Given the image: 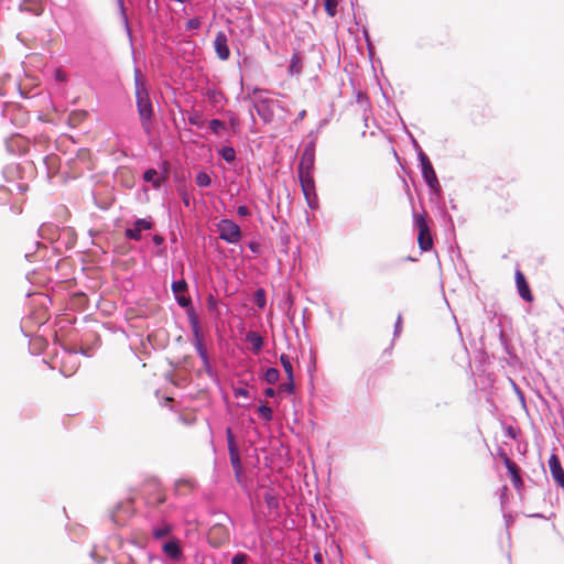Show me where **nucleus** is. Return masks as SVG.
<instances>
[{"instance_id": "nucleus-1", "label": "nucleus", "mask_w": 564, "mask_h": 564, "mask_svg": "<svg viewBox=\"0 0 564 564\" xmlns=\"http://www.w3.org/2000/svg\"><path fill=\"white\" fill-rule=\"evenodd\" d=\"M148 506L150 508L149 521L153 540L159 541L173 536L174 525L167 520V517L176 507L171 502L167 503L166 496L163 494L149 497Z\"/></svg>"}, {"instance_id": "nucleus-2", "label": "nucleus", "mask_w": 564, "mask_h": 564, "mask_svg": "<svg viewBox=\"0 0 564 564\" xmlns=\"http://www.w3.org/2000/svg\"><path fill=\"white\" fill-rule=\"evenodd\" d=\"M134 87H135V104L137 110L140 116L142 129L147 134L151 133V120L154 117L152 101L149 95V90L141 79V73L139 68L134 69Z\"/></svg>"}, {"instance_id": "nucleus-3", "label": "nucleus", "mask_w": 564, "mask_h": 564, "mask_svg": "<svg viewBox=\"0 0 564 564\" xmlns=\"http://www.w3.org/2000/svg\"><path fill=\"white\" fill-rule=\"evenodd\" d=\"M419 162L421 166L422 177L426 185L429 186L430 191L433 194L440 195L442 193L441 184L438 182L433 164L431 163L429 156L425 154L423 150H420Z\"/></svg>"}, {"instance_id": "nucleus-4", "label": "nucleus", "mask_w": 564, "mask_h": 564, "mask_svg": "<svg viewBox=\"0 0 564 564\" xmlns=\"http://www.w3.org/2000/svg\"><path fill=\"white\" fill-rule=\"evenodd\" d=\"M414 227L417 229V243L422 251L433 247V238L424 214H413Z\"/></svg>"}, {"instance_id": "nucleus-5", "label": "nucleus", "mask_w": 564, "mask_h": 564, "mask_svg": "<svg viewBox=\"0 0 564 564\" xmlns=\"http://www.w3.org/2000/svg\"><path fill=\"white\" fill-rule=\"evenodd\" d=\"M217 230L219 232V238L227 243H237L242 237L240 227L234 220L228 218L221 219L217 224Z\"/></svg>"}, {"instance_id": "nucleus-6", "label": "nucleus", "mask_w": 564, "mask_h": 564, "mask_svg": "<svg viewBox=\"0 0 564 564\" xmlns=\"http://www.w3.org/2000/svg\"><path fill=\"white\" fill-rule=\"evenodd\" d=\"M133 513V502L131 500L121 501L111 511V520L116 525L123 527Z\"/></svg>"}, {"instance_id": "nucleus-7", "label": "nucleus", "mask_w": 564, "mask_h": 564, "mask_svg": "<svg viewBox=\"0 0 564 564\" xmlns=\"http://www.w3.org/2000/svg\"><path fill=\"white\" fill-rule=\"evenodd\" d=\"M163 554L172 562L180 563L184 558V551L181 541L171 536L162 544Z\"/></svg>"}, {"instance_id": "nucleus-8", "label": "nucleus", "mask_w": 564, "mask_h": 564, "mask_svg": "<svg viewBox=\"0 0 564 564\" xmlns=\"http://www.w3.org/2000/svg\"><path fill=\"white\" fill-rule=\"evenodd\" d=\"M29 188L28 184L8 181L7 185H0V205L11 202L17 195H21Z\"/></svg>"}, {"instance_id": "nucleus-9", "label": "nucleus", "mask_w": 564, "mask_h": 564, "mask_svg": "<svg viewBox=\"0 0 564 564\" xmlns=\"http://www.w3.org/2000/svg\"><path fill=\"white\" fill-rule=\"evenodd\" d=\"M300 185L306 203L311 209H315L318 206V197L315 188V181L313 176L299 177Z\"/></svg>"}, {"instance_id": "nucleus-10", "label": "nucleus", "mask_w": 564, "mask_h": 564, "mask_svg": "<svg viewBox=\"0 0 564 564\" xmlns=\"http://www.w3.org/2000/svg\"><path fill=\"white\" fill-rule=\"evenodd\" d=\"M226 438H227L229 459H230L232 470L235 471V470L243 469L239 448L237 446L235 435L230 427L226 429Z\"/></svg>"}, {"instance_id": "nucleus-11", "label": "nucleus", "mask_w": 564, "mask_h": 564, "mask_svg": "<svg viewBox=\"0 0 564 564\" xmlns=\"http://www.w3.org/2000/svg\"><path fill=\"white\" fill-rule=\"evenodd\" d=\"M274 100L269 98H261L252 101L254 110L264 123H270L274 118V111L272 108Z\"/></svg>"}, {"instance_id": "nucleus-12", "label": "nucleus", "mask_w": 564, "mask_h": 564, "mask_svg": "<svg viewBox=\"0 0 564 564\" xmlns=\"http://www.w3.org/2000/svg\"><path fill=\"white\" fill-rule=\"evenodd\" d=\"M501 457L503 459L505 466L508 470V474L511 478L514 488L517 490H520L521 487L523 486L520 467L514 462H512L503 451H501Z\"/></svg>"}, {"instance_id": "nucleus-13", "label": "nucleus", "mask_w": 564, "mask_h": 564, "mask_svg": "<svg viewBox=\"0 0 564 564\" xmlns=\"http://www.w3.org/2000/svg\"><path fill=\"white\" fill-rule=\"evenodd\" d=\"M192 333H193V345L196 349L197 355L199 356L200 360H205L206 357H208V352L204 343L202 329H200V323L192 321Z\"/></svg>"}, {"instance_id": "nucleus-14", "label": "nucleus", "mask_w": 564, "mask_h": 564, "mask_svg": "<svg viewBox=\"0 0 564 564\" xmlns=\"http://www.w3.org/2000/svg\"><path fill=\"white\" fill-rule=\"evenodd\" d=\"M547 464L552 479L560 488L564 489V468L562 467L558 456L556 454H552Z\"/></svg>"}, {"instance_id": "nucleus-15", "label": "nucleus", "mask_w": 564, "mask_h": 564, "mask_svg": "<svg viewBox=\"0 0 564 564\" xmlns=\"http://www.w3.org/2000/svg\"><path fill=\"white\" fill-rule=\"evenodd\" d=\"M214 47L219 59L227 61L229 58L230 48L228 45V37L224 31H219L216 34Z\"/></svg>"}, {"instance_id": "nucleus-16", "label": "nucleus", "mask_w": 564, "mask_h": 564, "mask_svg": "<svg viewBox=\"0 0 564 564\" xmlns=\"http://www.w3.org/2000/svg\"><path fill=\"white\" fill-rule=\"evenodd\" d=\"M174 299L182 308H185L189 325H192V321L199 322V317L192 304V299L189 296H186L184 293H182L174 296Z\"/></svg>"}, {"instance_id": "nucleus-17", "label": "nucleus", "mask_w": 564, "mask_h": 564, "mask_svg": "<svg viewBox=\"0 0 564 564\" xmlns=\"http://www.w3.org/2000/svg\"><path fill=\"white\" fill-rule=\"evenodd\" d=\"M516 284H517V289H518V293H519L520 297L522 300H524L525 302H532L533 301L532 292L530 290V286L527 282V280H525L524 274L520 270L516 271Z\"/></svg>"}, {"instance_id": "nucleus-18", "label": "nucleus", "mask_w": 564, "mask_h": 564, "mask_svg": "<svg viewBox=\"0 0 564 564\" xmlns=\"http://www.w3.org/2000/svg\"><path fill=\"white\" fill-rule=\"evenodd\" d=\"M205 98L209 101V104L217 108L223 107L227 101L225 94L215 87H208L204 93Z\"/></svg>"}, {"instance_id": "nucleus-19", "label": "nucleus", "mask_w": 564, "mask_h": 564, "mask_svg": "<svg viewBox=\"0 0 564 564\" xmlns=\"http://www.w3.org/2000/svg\"><path fill=\"white\" fill-rule=\"evenodd\" d=\"M142 180L147 183H151L154 189H160L166 182V176H160L158 170L150 167L143 172Z\"/></svg>"}, {"instance_id": "nucleus-20", "label": "nucleus", "mask_w": 564, "mask_h": 564, "mask_svg": "<svg viewBox=\"0 0 564 564\" xmlns=\"http://www.w3.org/2000/svg\"><path fill=\"white\" fill-rule=\"evenodd\" d=\"M314 164H315L314 156H308V154H302L299 166H297L299 177L313 176Z\"/></svg>"}, {"instance_id": "nucleus-21", "label": "nucleus", "mask_w": 564, "mask_h": 564, "mask_svg": "<svg viewBox=\"0 0 564 564\" xmlns=\"http://www.w3.org/2000/svg\"><path fill=\"white\" fill-rule=\"evenodd\" d=\"M21 12H28L32 15H41L43 12V4L41 0H22L19 4Z\"/></svg>"}, {"instance_id": "nucleus-22", "label": "nucleus", "mask_w": 564, "mask_h": 564, "mask_svg": "<svg viewBox=\"0 0 564 564\" xmlns=\"http://www.w3.org/2000/svg\"><path fill=\"white\" fill-rule=\"evenodd\" d=\"M246 340L248 343H250L251 350L254 355H258L262 350L264 340H263V337L259 333H257L254 330H249L246 334Z\"/></svg>"}, {"instance_id": "nucleus-23", "label": "nucleus", "mask_w": 564, "mask_h": 564, "mask_svg": "<svg viewBox=\"0 0 564 564\" xmlns=\"http://www.w3.org/2000/svg\"><path fill=\"white\" fill-rule=\"evenodd\" d=\"M303 69V59L299 52H294L290 59V65L288 67L289 75H300Z\"/></svg>"}, {"instance_id": "nucleus-24", "label": "nucleus", "mask_w": 564, "mask_h": 564, "mask_svg": "<svg viewBox=\"0 0 564 564\" xmlns=\"http://www.w3.org/2000/svg\"><path fill=\"white\" fill-rule=\"evenodd\" d=\"M218 155L227 163H234L236 161V150L231 145H223L217 150Z\"/></svg>"}, {"instance_id": "nucleus-25", "label": "nucleus", "mask_w": 564, "mask_h": 564, "mask_svg": "<svg viewBox=\"0 0 564 564\" xmlns=\"http://www.w3.org/2000/svg\"><path fill=\"white\" fill-rule=\"evenodd\" d=\"M58 228L53 224H43L39 228V235L42 238L54 240L57 236Z\"/></svg>"}, {"instance_id": "nucleus-26", "label": "nucleus", "mask_w": 564, "mask_h": 564, "mask_svg": "<svg viewBox=\"0 0 564 564\" xmlns=\"http://www.w3.org/2000/svg\"><path fill=\"white\" fill-rule=\"evenodd\" d=\"M117 3H118V7H119L121 20H122V23L124 25L127 35L129 37L130 43L132 44V31H131V28H130V24H129V19H128L127 12H126L124 2H123V0H117Z\"/></svg>"}, {"instance_id": "nucleus-27", "label": "nucleus", "mask_w": 564, "mask_h": 564, "mask_svg": "<svg viewBox=\"0 0 564 564\" xmlns=\"http://www.w3.org/2000/svg\"><path fill=\"white\" fill-rule=\"evenodd\" d=\"M124 237L129 240L140 241L142 239V230L133 223L132 227L126 228Z\"/></svg>"}, {"instance_id": "nucleus-28", "label": "nucleus", "mask_w": 564, "mask_h": 564, "mask_svg": "<svg viewBox=\"0 0 564 564\" xmlns=\"http://www.w3.org/2000/svg\"><path fill=\"white\" fill-rule=\"evenodd\" d=\"M279 379H280V371L278 368H274V367L268 368L262 376V380H264L267 383H270V384L278 382Z\"/></svg>"}, {"instance_id": "nucleus-29", "label": "nucleus", "mask_w": 564, "mask_h": 564, "mask_svg": "<svg viewBox=\"0 0 564 564\" xmlns=\"http://www.w3.org/2000/svg\"><path fill=\"white\" fill-rule=\"evenodd\" d=\"M253 303L259 310H263L267 305V294L264 289L259 288L253 293Z\"/></svg>"}, {"instance_id": "nucleus-30", "label": "nucleus", "mask_w": 564, "mask_h": 564, "mask_svg": "<svg viewBox=\"0 0 564 564\" xmlns=\"http://www.w3.org/2000/svg\"><path fill=\"white\" fill-rule=\"evenodd\" d=\"M174 296L185 293L188 289V284L185 279L175 280L171 284Z\"/></svg>"}, {"instance_id": "nucleus-31", "label": "nucleus", "mask_w": 564, "mask_h": 564, "mask_svg": "<svg viewBox=\"0 0 564 564\" xmlns=\"http://www.w3.org/2000/svg\"><path fill=\"white\" fill-rule=\"evenodd\" d=\"M499 341L501 344V346L503 347V350L510 357V358H513L516 357V355L513 354L512 351V347L510 345V341L508 339V336L506 335V333L503 332V329H500L499 332Z\"/></svg>"}, {"instance_id": "nucleus-32", "label": "nucleus", "mask_w": 564, "mask_h": 564, "mask_svg": "<svg viewBox=\"0 0 564 564\" xmlns=\"http://www.w3.org/2000/svg\"><path fill=\"white\" fill-rule=\"evenodd\" d=\"M279 390L281 392H286L288 394H293L295 392V379L294 376H288L286 382L281 383L279 386Z\"/></svg>"}, {"instance_id": "nucleus-33", "label": "nucleus", "mask_w": 564, "mask_h": 564, "mask_svg": "<svg viewBox=\"0 0 564 564\" xmlns=\"http://www.w3.org/2000/svg\"><path fill=\"white\" fill-rule=\"evenodd\" d=\"M258 413L265 422H270L273 419V411L267 403H260Z\"/></svg>"}, {"instance_id": "nucleus-34", "label": "nucleus", "mask_w": 564, "mask_h": 564, "mask_svg": "<svg viewBox=\"0 0 564 564\" xmlns=\"http://www.w3.org/2000/svg\"><path fill=\"white\" fill-rule=\"evenodd\" d=\"M208 128H209V130H210L214 134L219 135V134H220V132H221L223 130H225L226 124H225V122H224V121H221L220 119H216V118H214V119L209 120V122H208Z\"/></svg>"}, {"instance_id": "nucleus-35", "label": "nucleus", "mask_w": 564, "mask_h": 564, "mask_svg": "<svg viewBox=\"0 0 564 564\" xmlns=\"http://www.w3.org/2000/svg\"><path fill=\"white\" fill-rule=\"evenodd\" d=\"M134 224L143 231L151 230L154 227V221L151 216L145 218H137Z\"/></svg>"}, {"instance_id": "nucleus-36", "label": "nucleus", "mask_w": 564, "mask_h": 564, "mask_svg": "<svg viewBox=\"0 0 564 564\" xmlns=\"http://www.w3.org/2000/svg\"><path fill=\"white\" fill-rule=\"evenodd\" d=\"M280 362L283 367V370H284L286 377L294 376L293 366L291 364L290 357L286 354H281Z\"/></svg>"}, {"instance_id": "nucleus-37", "label": "nucleus", "mask_w": 564, "mask_h": 564, "mask_svg": "<svg viewBox=\"0 0 564 564\" xmlns=\"http://www.w3.org/2000/svg\"><path fill=\"white\" fill-rule=\"evenodd\" d=\"M338 0H324V10L330 17L337 14Z\"/></svg>"}, {"instance_id": "nucleus-38", "label": "nucleus", "mask_w": 564, "mask_h": 564, "mask_svg": "<svg viewBox=\"0 0 564 564\" xmlns=\"http://www.w3.org/2000/svg\"><path fill=\"white\" fill-rule=\"evenodd\" d=\"M195 180L199 187H208L212 184V178L206 172H198Z\"/></svg>"}, {"instance_id": "nucleus-39", "label": "nucleus", "mask_w": 564, "mask_h": 564, "mask_svg": "<svg viewBox=\"0 0 564 564\" xmlns=\"http://www.w3.org/2000/svg\"><path fill=\"white\" fill-rule=\"evenodd\" d=\"M187 121L189 124L195 127H202L204 123L203 116L198 111H192L188 115Z\"/></svg>"}, {"instance_id": "nucleus-40", "label": "nucleus", "mask_w": 564, "mask_h": 564, "mask_svg": "<svg viewBox=\"0 0 564 564\" xmlns=\"http://www.w3.org/2000/svg\"><path fill=\"white\" fill-rule=\"evenodd\" d=\"M263 498L269 509H276L279 507V500L272 492H265Z\"/></svg>"}, {"instance_id": "nucleus-41", "label": "nucleus", "mask_w": 564, "mask_h": 564, "mask_svg": "<svg viewBox=\"0 0 564 564\" xmlns=\"http://www.w3.org/2000/svg\"><path fill=\"white\" fill-rule=\"evenodd\" d=\"M249 555L243 552H238L231 557V564H247Z\"/></svg>"}, {"instance_id": "nucleus-42", "label": "nucleus", "mask_w": 564, "mask_h": 564, "mask_svg": "<svg viewBox=\"0 0 564 564\" xmlns=\"http://www.w3.org/2000/svg\"><path fill=\"white\" fill-rule=\"evenodd\" d=\"M226 113L228 116L229 126L232 128L234 131H236V129L240 124L239 117L235 112H232V111H227Z\"/></svg>"}, {"instance_id": "nucleus-43", "label": "nucleus", "mask_w": 564, "mask_h": 564, "mask_svg": "<svg viewBox=\"0 0 564 564\" xmlns=\"http://www.w3.org/2000/svg\"><path fill=\"white\" fill-rule=\"evenodd\" d=\"M202 21L200 18L194 17L187 20L185 29L186 30H198L200 28Z\"/></svg>"}, {"instance_id": "nucleus-44", "label": "nucleus", "mask_w": 564, "mask_h": 564, "mask_svg": "<svg viewBox=\"0 0 564 564\" xmlns=\"http://www.w3.org/2000/svg\"><path fill=\"white\" fill-rule=\"evenodd\" d=\"M315 149H316V143L314 140H312L305 144L302 154H308V156L315 158Z\"/></svg>"}, {"instance_id": "nucleus-45", "label": "nucleus", "mask_w": 564, "mask_h": 564, "mask_svg": "<svg viewBox=\"0 0 564 564\" xmlns=\"http://www.w3.org/2000/svg\"><path fill=\"white\" fill-rule=\"evenodd\" d=\"M514 393L517 394L519 401L521 402L522 406L525 408V397L522 390L518 387V384L514 381H511Z\"/></svg>"}, {"instance_id": "nucleus-46", "label": "nucleus", "mask_w": 564, "mask_h": 564, "mask_svg": "<svg viewBox=\"0 0 564 564\" xmlns=\"http://www.w3.org/2000/svg\"><path fill=\"white\" fill-rule=\"evenodd\" d=\"M160 176H166V180L170 176V163L167 161H162L160 163Z\"/></svg>"}, {"instance_id": "nucleus-47", "label": "nucleus", "mask_w": 564, "mask_h": 564, "mask_svg": "<svg viewBox=\"0 0 564 564\" xmlns=\"http://www.w3.org/2000/svg\"><path fill=\"white\" fill-rule=\"evenodd\" d=\"M203 362V367H204V370L206 371V373L209 376V377H214L215 376V371L213 369V366L210 364V359H209V356L206 357L205 360H202Z\"/></svg>"}, {"instance_id": "nucleus-48", "label": "nucleus", "mask_w": 564, "mask_h": 564, "mask_svg": "<svg viewBox=\"0 0 564 564\" xmlns=\"http://www.w3.org/2000/svg\"><path fill=\"white\" fill-rule=\"evenodd\" d=\"M207 307L212 312L216 311L218 307V302L213 294H209L207 297Z\"/></svg>"}, {"instance_id": "nucleus-49", "label": "nucleus", "mask_w": 564, "mask_h": 564, "mask_svg": "<svg viewBox=\"0 0 564 564\" xmlns=\"http://www.w3.org/2000/svg\"><path fill=\"white\" fill-rule=\"evenodd\" d=\"M237 214L241 217H249L251 216V212L248 206L240 205L237 207Z\"/></svg>"}, {"instance_id": "nucleus-50", "label": "nucleus", "mask_w": 564, "mask_h": 564, "mask_svg": "<svg viewBox=\"0 0 564 564\" xmlns=\"http://www.w3.org/2000/svg\"><path fill=\"white\" fill-rule=\"evenodd\" d=\"M248 248L250 249V251L254 254H260L261 253V246L259 242L257 241H250L248 243Z\"/></svg>"}, {"instance_id": "nucleus-51", "label": "nucleus", "mask_w": 564, "mask_h": 564, "mask_svg": "<svg viewBox=\"0 0 564 564\" xmlns=\"http://www.w3.org/2000/svg\"><path fill=\"white\" fill-rule=\"evenodd\" d=\"M234 394H235V397L247 398V397H249V390L247 388H242V387L235 388L234 389Z\"/></svg>"}, {"instance_id": "nucleus-52", "label": "nucleus", "mask_w": 564, "mask_h": 564, "mask_svg": "<svg viewBox=\"0 0 564 564\" xmlns=\"http://www.w3.org/2000/svg\"><path fill=\"white\" fill-rule=\"evenodd\" d=\"M234 475H235V479L237 480L238 484L243 485L246 482V477L243 475V469L235 470Z\"/></svg>"}, {"instance_id": "nucleus-53", "label": "nucleus", "mask_w": 564, "mask_h": 564, "mask_svg": "<svg viewBox=\"0 0 564 564\" xmlns=\"http://www.w3.org/2000/svg\"><path fill=\"white\" fill-rule=\"evenodd\" d=\"M180 195H181V198H182V202L184 204L185 207H189L191 206V198H189V195L188 193L183 189L180 192Z\"/></svg>"}, {"instance_id": "nucleus-54", "label": "nucleus", "mask_w": 564, "mask_h": 564, "mask_svg": "<svg viewBox=\"0 0 564 564\" xmlns=\"http://www.w3.org/2000/svg\"><path fill=\"white\" fill-rule=\"evenodd\" d=\"M401 329H402V317H401V315H399L395 321V324H394V332H393L394 337L399 336V334L401 333Z\"/></svg>"}, {"instance_id": "nucleus-55", "label": "nucleus", "mask_w": 564, "mask_h": 564, "mask_svg": "<svg viewBox=\"0 0 564 564\" xmlns=\"http://www.w3.org/2000/svg\"><path fill=\"white\" fill-rule=\"evenodd\" d=\"M152 241L155 246L161 247L164 245V237L156 234L152 236Z\"/></svg>"}, {"instance_id": "nucleus-56", "label": "nucleus", "mask_w": 564, "mask_h": 564, "mask_svg": "<svg viewBox=\"0 0 564 564\" xmlns=\"http://www.w3.org/2000/svg\"><path fill=\"white\" fill-rule=\"evenodd\" d=\"M506 435L509 436L510 438L514 440L518 435V432L514 427L508 426L507 431H506Z\"/></svg>"}, {"instance_id": "nucleus-57", "label": "nucleus", "mask_w": 564, "mask_h": 564, "mask_svg": "<svg viewBox=\"0 0 564 564\" xmlns=\"http://www.w3.org/2000/svg\"><path fill=\"white\" fill-rule=\"evenodd\" d=\"M181 486H192V481H191V480H185V479H178V480L175 482L176 490H177Z\"/></svg>"}, {"instance_id": "nucleus-58", "label": "nucleus", "mask_w": 564, "mask_h": 564, "mask_svg": "<svg viewBox=\"0 0 564 564\" xmlns=\"http://www.w3.org/2000/svg\"><path fill=\"white\" fill-rule=\"evenodd\" d=\"M264 394H265V397H267V398H273V397H275L276 391H275V389H274V388H272V387H268V388L264 390Z\"/></svg>"}, {"instance_id": "nucleus-59", "label": "nucleus", "mask_w": 564, "mask_h": 564, "mask_svg": "<svg viewBox=\"0 0 564 564\" xmlns=\"http://www.w3.org/2000/svg\"><path fill=\"white\" fill-rule=\"evenodd\" d=\"M55 78L57 80H65L66 79V75L64 72L57 69L56 73H55Z\"/></svg>"}, {"instance_id": "nucleus-60", "label": "nucleus", "mask_w": 564, "mask_h": 564, "mask_svg": "<svg viewBox=\"0 0 564 564\" xmlns=\"http://www.w3.org/2000/svg\"><path fill=\"white\" fill-rule=\"evenodd\" d=\"M314 561L316 564H323V556L321 553H315L314 554Z\"/></svg>"}, {"instance_id": "nucleus-61", "label": "nucleus", "mask_w": 564, "mask_h": 564, "mask_svg": "<svg viewBox=\"0 0 564 564\" xmlns=\"http://www.w3.org/2000/svg\"><path fill=\"white\" fill-rule=\"evenodd\" d=\"M362 33H364V36H365V39L367 41L368 48H370V40H369L368 30L365 28Z\"/></svg>"}, {"instance_id": "nucleus-62", "label": "nucleus", "mask_w": 564, "mask_h": 564, "mask_svg": "<svg viewBox=\"0 0 564 564\" xmlns=\"http://www.w3.org/2000/svg\"><path fill=\"white\" fill-rule=\"evenodd\" d=\"M412 143H413V147H414V149L416 150V152L419 154L420 150H422L420 144H419V142L414 138H412Z\"/></svg>"}, {"instance_id": "nucleus-63", "label": "nucleus", "mask_w": 564, "mask_h": 564, "mask_svg": "<svg viewBox=\"0 0 564 564\" xmlns=\"http://www.w3.org/2000/svg\"><path fill=\"white\" fill-rule=\"evenodd\" d=\"M503 519H505V522H506L507 527H508V525L510 524V522L512 521L511 516H510V514H507V513H505V514H503Z\"/></svg>"}, {"instance_id": "nucleus-64", "label": "nucleus", "mask_w": 564, "mask_h": 564, "mask_svg": "<svg viewBox=\"0 0 564 564\" xmlns=\"http://www.w3.org/2000/svg\"><path fill=\"white\" fill-rule=\"evenodd\" d=\"M260 91H262V89H261V88H259V87H254V88L252 89V94H253V95H256V94H258V93H260Z\"/></svg>"}]
</instances>
